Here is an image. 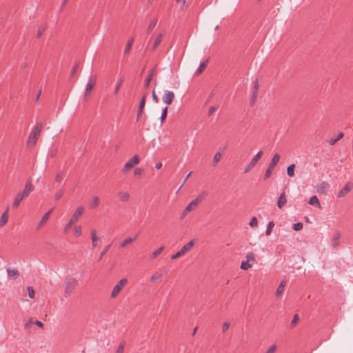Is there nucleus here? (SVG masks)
<instances>
[{"instance_id": "obj_53", "label": "nucleus", "mask_w": 353, "mask_h": 353, "mask_svg": "<svg viewBox=\"0 0 353 353\" xmlns=\"http://www.w3.org/2000/svg\"><path fill=\"white\" fill-rule=\"evenodd\" d=\"M45 30H46V28L44 26H40L39 28L38 31H37V37L38 38H39L43 34V33L44 32Z\"/></svg>"}, {"instance_id": "obj_17", "label": "nucleus", "mask_w": 353, "mask_h": 353, "mask_svg": "<svg viewBox=\"0 0 353 353\" xmlns=\"http://www.w3.org/2000/svg\"><path fill=\"white\" fill-rule=\"evenodd\" d=\"M287 203V199L285 192H282L278 199L277 206L279 208H282Z\"/></svg>"}, {"instance_id": "obj_5", "label": "nucleus", "mask_w": 353, "mask_h": 353, "mask_svg": "<svg viewBox=\"0 0 353 353\" xmlns=\"http://www.w3.org/2000/svg\"><path fill=\"white\" fill-rule=\"evenodd\" d=\"M263 152V151H259L254 156L250 163L247 165V167L244 170V173L249 172L256 164L259 160L261 158Z\"/></svg>"}, {"instance_id": "obj_50", "label": "nucleus", "mask_w": 353, "mask_h": 353, "mask_svg": "<svg viewBox=\"0 0 353 353\" xmlns=\"http://www.w3.org/2000/svg\"><path fill=\"white\" fill-rule=\"evenodd\" d=\"M143 172V169L141 168H137L134 171V175L135 176H141Z\"/></svg>"}, {"instance_id": "obj_2", "label": "nucleus", "mask_w": 353, "mask_h": 353, "mask_svg": "<svg viewBox=\"0 0 353 353\" xmlns=\"http://www.w3.org/2000/svg\"><path fill=\"white\" fill-rule=\"evenodd\" d=\"M203 199V195L199 196L197 198H196L194 200L192 201L185 208L182 213L181 218L183 219L190 212L195 210L199 203H201L202 200Z\"/></svg>"}, {"instance_id": "obj_40", "label": "nucleus", "mask_w": 353, "mask_h": 353, "mask_svg": "<svg viewBox=\"0 0 353 353\" xmlns=\"http://www.w3.org/2000/svg\"><path fill=\"white\" fill-rule=\"evenodd\" d=\"M251 268V265L249 263V261H242L241 263V268L244 270H247Z\"/></svg>"}, {"instance_id": "obj_59", "label": "nucleus", "mask_w": 353, "mask_h": 353, "mask_svg": "<svg viewBox=\"0 0 353 353\" xmlns=\"http://www.w3.org/2000/svg\"><path fill=\"white\" fill-rule=\"evenodd\" d=\"M63 178L62 172L58 173L55 176V180L57 182H60Z\"/></svg>"}, {"instance_id": "obj_8", "label": "nucleus", "mask_w": 353, "mask_h": 353, "mask_svg": "<svg viewBox=\"0 0 353 353\" xmlns=\"http://www.w3.org/2000/svg\"><path fill=\"white\" fill-rule=\"evenodd\" d=\"M174 99V94L173 92L170 90H165L163 95L162 96V100L163 103L167 105H170L172 103Z\"/></svg>"}, {"instance_id": "obj_19", "label": "nucleus", "mask_w": 353, "mask_h": 353, "mask_svg": "<svg viewBox=\"0 0 353 353\" xmlns=\"http://www.w3.org/2000/svg\"><path fill=\"white\" fill-rule=\"evenodd\" d=\"M23 199L24 196L22 194H21V193L17 194L12 203V208L15 209L17 208Z\"/></svg>"}, {"instance_id": "obj_33", "label": "nucleus", "mask_w": 353, "mask_h": 353, "mask_svg": "<svg viewBox=\"0 0 353 353\" xmlns=\"http://www.w3.org/2000/svg\"><path fill=\"white\" fill-rule=\"evenodd\" d=\"M274 226V221H269V223L267 225L266 230H265V234L267 236H269L271 234Z\"/></svg>"}, {"instance_id": "obj_54", "label": "nucleus", "mask_w": 353, "mask_h": 353, "mask_svg": "<svg viewBox=\"0 0 353 353\" xmlns=\"http://www.w3.org/2000/svg\"><path fill=\"white\" fill-rule=\"evenodd\" d=\"M124 347H125V343H124V342H123V343H121L119 345V347H118V348H117V352H116V353H123V350H124Z\"/></svg>"}, {"instance_id": "obj_39", "label": "nucleus", "mask_w": 353, "mask_h": 353, "mask_svg": "<svg viewBox=\"0 0 353 353\" xmlns=\"http://www.w3.org/2000/svg\"><path fill=\"white\" fill-rule=\"evenodd\" d=\"M249 225L252 228H255L258 225V220H257L256 217H255V216L252 217V219H250V221L249 223Z\"/></svg>"}, {"instance_id": "obj_12", "label": "nucleus", "mask_w": 353, "mask_h": 353, "mask_svg": "<svg viewBox=\"0 0 353 353\" xmlns=\"http://www.w3.org/2000/svg\"><path fill=\"white\" fill-rule=\"evenodd\" d=\"M7 274L8 278L12 280H16L20 275L19 270L15 268H8Z\"/></svg>"}, {"instance_id": "obj_22", "label": "nucleus", "mask_w": 353, "mask_h": 353, "mask_svg": "<svg viewBox=\"0 0 353 353\" xmlns=\"http://www.w3.org/2000/svg\"><path fill=\"white\" fill-rule=\"evenodd\" d=\"M145 101H146V94H143V96L142 97V98L139 102V108H138V110H137V112H139V114H142V112L143 111V108L145 107Z\"/></svg>"}, {"instance_id": "obj_56", "label": "nucleus", "mask_w": 353, "mask_h": 353, "mask_svg": "<svg viewBox=\"0 0 353 353\" xmlns=\"http://www.w3.org/2000/svg\"><path fill=\"white\" fill-rule=\"evenodd\" d=\"M183 254L181 252V251L179 250V251H178L176 253H175V254H172V255L171 256V259H178V258L181 257V256H183Z\"/></svg>"}, {"instance_id": "obj_51", "label": "nucleus", "mask_w": 353, "mask_h": 353, "mask_svg": "<svg viewBox=\"0 0 353 353\" xmlns=\"http://www.w3.org/2000/svg\"><path fill=\"white\" fill-rule=\"evenodd\" d=\"M254 85H253V90H252V92H255V93H258V90H259V83H258V80L256 79L254 81Z\"/></svg>"}, {"instance_id": "obj_9", "label": "nucleus", "mask_w": 353, "mask_h": 353, "mask_svg": "<svg viewBox=\"0 0 353 353\" xmlns=\"http://www.w3.org/2000/svg\"><path fill=\"white\" fill-rule=\"evenodd\" d=\"M330 187V185L327 181H323L316 186V190L319 194H326Z\"/></svg>"}, {"instance_id": "obj_36", "label": "nucleus", "mask_w": 353, "mask_h": 353, "mask_svg": "<svg viewBox=\"0 0 353 353\" xmlns=\"http://www.w3.org/2000/svg\"><path fill=\"white\" fill-rule=\"evenodd\" d=\"M168 107L165 106L163 110H162V112H161V116L160 117V120H161V123H163L166 117H167V114H168Z\"/></svg>"}, {"instance_id": "obj_43", "label": "nucleus", "mask_w": 353, "mask_h": 353, "mask_svg": "<svg viewBox=\"0 0 353 353\" xmlns=\"http://www.w3.org/2000/svg\"><path fill=\"white\" fill-rule=\"evenodd\" d=\"M111 246V244H109L108 245H106L104 249L103 250V251L101 252L100 256H99V261H101V259L103 258V256L107 253V252L109 250Z\"/></svg>"}, {"instance_id": "obj_37", "label": "nucleus", "mask_w": 353, "mask_h": 353, "mask_svg": "<svg viewBox=\"0 0 353 353\" xmlns=\"http://www.w3.org/2000/svg\"><path fill=\"white\" fill-rule=\"evenodd\" d=\"M157 19H154L150 21V24L148 27V32H150L154 29V28L155 27V26L157 24Z\"/></svg>"}, {"instance_id": "obj_26", "label": "nucleus", "mask_w": 353, "mask_h": 353, "mask_svg": "<svg viewBox=\"0 0 353 353\" xmlns=\"http://www.w3.org/2000/svg\"><path fill=\"white\" fill-rule=\"evenodd\" d=\"M163 35L164 34L163 33H161L155 39V40L153 43V45H152V50L153 51L156 50V48L159 46V45L161 42Z\"/></svg>"}, {"instance_id": "obj_44", "label": "nucleus", "mask_w": 353, "mask_h": 353, "mask_svg": "<svg viewBox=\"0 0 353 353\" xmlns=\"http://www.w3.org/2000/svg\"><path fill=\"white\" fill-rule=\"evenodd\" d=\"M303 223L301 222H298L296 223H294L292 225V228L295 231H299V230H301L303 228Z\"/></svg>"}, {"instance_id": "obj_45", "label": "nucleus", "mask_w": 353, "mask_h": 353, "mask_svg": "<svg viewBox=\"0 0 353 353\" xmlns=\"http://www.w3.org/2000/svg\"><path fill=\"white\" fill-rule=\"evenodd\" d=\"M27 290L28 292V296L30 299H33L34 297V290L32 286H28L27 288Z\"/></svg>"}, {"instance_id": "obj_32", "label": "nucleus", "mask_w": 353, "mask_h": 353, "mask_svg": "<svg viewBox=\"0 0 353 353\" xmlns=\"http://www.w3.org/2000/svg\"><path fill=\"white\" fill-rule=\"evenodd\" d=\"M343 137V133L339 132L336 137H335L334 139H330L328 142L331 145H333L336 143V142H337L339 140L342 139Z\"/></svg>"}, {"instance_id": "obj_6", "label": "nucleus", "mask_w": 353, "mask_h": 353, "mask_svg": "<svg viewBox=\"0 0 353 353\" xmlns=\"http://www.w3.org/2000/svg\"><path fill=\"white\" fill-rule=\"evenodd\" d=\"M139 163V157L138 155L135 154L132 157L130 160H128L125 164L124 167L122 169V172H125L128 171L130 168H132L134 165L138 164Z\"/></svg>"}, {"instance_id": "obj_30", "label": "nucleus", "mask_w": 353, "mask_h": 353, "mask_svg": "<svg viewBox=\"0 0 353 353\" xmlns=\"http://www.w3.org/2000/svg\"><path fill=\"white\" fill-rule=\"evenodd\" d=\"M8 211L6 210V212H4L2 214L1 216V219H0V227L3 226L8 222Z\"/></svg>"}, {"instance_id": "obj_57", "label": "nucleus", "mask_w": 353, "mask_h": 353, "mask_svg": "<svg viewBox=\"0 0 353 353\" xmlns=\"http://www.w3.org/2000/svg\"><path fill=\"white\" fill-rule=\"evenodd\" d=\"M230 323L229 322H225L223 325L222 330L223 332H225L230 327Z\"/></svg>"}, {"instance_id": "obj_3", "label": "nucleus", "mask_w": 353, "mask_h": 353, "mask_svg": "<svg viewBox=\"0 0 353 353\" xmlns=\"http://www.w3.org/2000/svg\"><path fill=\"white\" fill-rule=\"evenodd\" d=\"M42 130V125L37 123L32 130L28 140V145H34L37 142V137L40 134Z\"/></svg>"}, {"instance_id": "obj_24", "label": "nucleus", "mask_w": 353, "mask_h": 353, "mask_svg": "<svg viewBox=\"0 0 353 353\" xmlns=\"http://www.w3.org/2000/svg\"><path fill=\"white\" fill-rule=\"evenodd\" d=\"M52 212V209L50 210L49 211H48L47 212H46L43 214V217L41 218V219L39 223V228L41 227L48 220Z\"/></svg>"}, {"instance_id": "obj_52", "label": "nucleus", "mask_w": 353, "mask_h": 353, "mask_svg": "<svg viewBox=\"0 0 353 353\" xmlns=\"http://www.w3.org/2000/svg\"><path fill=\"white\" fill-rule=\"evenodd\" d=\"M219 108V106H211L208 111V115L210 116L213 114Z\"/></svg>"}, {"instance_id": "obj_23", "label": "nucleus", "mask_w": 353, "mask_h": 353, "mask_svg": "<svg viewBox=\"0 0 353 353\" xmlns=\"http://www.w3.org/2000/svg\"><path fill=\"white\" fill-rule=\"evenodd\" d=\"M134 241L135 238H132L131 236L127 237L120 243V248H124Z\"/></svg>"}, {"instance_id": "obj_35", "label": "nucleus", "mask_w": 353, "mask_h": 353, "mask_svg": "<svg viewBox=\"0 0 353 353\" xmlns=\"http://www.w3.org/2000/svg\"><path fill=\"white\" fill-rule=\"evenodd\" d=\"M163 249H164V247H163V246H161V247H160L159 248H158L157 250H154V251L152 252V255H151V256H150L151 259H155L157 256H159V255L161 253V252L163 250Z\"/></svg>"}, {"instance_id": "obj_20", "label": "nucleus", "mask_w": 353, "mask_h": 353, "mask_svg": "<svg viewBox=\"0 0 353 353\" xmlns=\"http://www.w3.org/2000/svg\"><path fill=\"white\" fill-rule=\"evenodd\" d=\"M100 203V199L98 196H94L92 197V201L89 203V208L90 209H94L99 206Z\"/></svg>"}, {"instance_id": "obj_10", "label": "nucleus", "mask_w": 353, "mask_h": 353, "mask_svg": "<svg viewBox=\"0 0 353 353\" xmlns=\"http://www.w3.org/2000/svg\"><path fill=\"white\" fill-rule=\"evenodd\" d=\"M34 189V186L32 185L31 179H28L26 183L23 192L20 193L24 196V198H26L29 196L30 192L33 191Z\"/></svg>"}, {"instance_id": "obj_15", "label": "nucleus", "mask_w": 353, "mask_h": 353, "mask_svg": "<svg viewBox=\"0 0 353 353\" xmlns=\"http://www.w3.org/2000/svg\"><path fill=\"white\" fill-rule=\"evenodd\" d=\"M195 243V240H191L186 244H185L180 250L181 252L184 255L185 253H187L188 251L191 250V248L194 246Z\"/></svg>"}, {"instance_id": "obj_29", "label": "nucleus", "mask_w": 353, "mask_h": 353, "mask_svg": "<svg viewBox=\"0 0 353 353\" xmlns=\"http://www.w3.org/2000/svg\"><path fill=\"white\" fill-rule=\"evenodd\" d=\"M118 196H119L120 201H124V202L128 201L130 198L129 194L125 192H119L118 193Z\"/></svg>"}, {"instance_id": "obj_13", "label": "nucleus", "mask_w": 353, "mask_h": 353, "mask_svg": "<svg viewBox=\"0 0 353 353\" xmlns=\"http://www.w3.org/2000/svg\"><path fill=\"white\" fill-rule=\"evenodd\" d=\"M352 185L350 183H347L345 186L339 192L338 196H345L352 189Z\"/></svg>"}, {"instance_id": "obj_41", "label": "nucleus", "mask_w": 353, "mask_h": 353, "mask_svg": "<svg viewBox=\"0 0 353 353\" xmlns=\"http://www.w3.org/2000/svg\"><path fill=\"white\" fill-rule=\"evenodd\" d=\"M122 83H123V79H120L119 80V81L116 84V86H115V88H114V94H118Z\"/></svg>"}, {"instance_id": "obj_14", "label": "nucleus", "mask_w": 353, "mask_h": 353, "mask_svg": "<svg viewBox=\"0 0 353 353\" xmlns=\"http://www.w3.org/2000/svg\"><path fill=\"white\" fill-rule=\"evenodd\" d=\"M83 212L84 208L83 207H78L75 212H74V214H72L70 221H72L74 223L77 221L79 219V218L83 214Z\"/></svg>"}, {"instance_id": "obj_16", "label": "nucleus", "mask_w": 353, "mask_h": 353, "mask_svg": "<svg viewBox=\"0 0 353 353\" xmlns=\"http://www.w3.org/2000/svg\"><path fill=\"white\" fill-rule=\"evenodd\" d=\"M341 234L339 232H336L334 234L333 236L331 239V245L333 248H336L339 244Z\"/></svg>"}, {"instance_id": "obj_64", "label": "nucleus", "mask_w": 353, "mask_h": 353, "mask_svg": "<svg viewBox=\"0 0 353 353\" xmlns=\"http://www.w3.org/2000/svg\"><path fill=\"white\" fill-rule=\"evenodd\" d=\"M161 167H162V163H161V162L157 163L156 164V165H155V168H156L157 169H160Z\"/></svg>"}, {"instance_id": "obj_62", "label": "nucleus", "mask_w": 353, "mask_h": 353, "mask_svg": "<svg viewBox=\"0 0 353 353\" xmlns=\"http://www.w3.org/2000/svg\"><path fill=\"white\" fill-rule=\"evenodd\" d=\"M78 68H79L78 64H76L75 65H74L72 70L71 72V74H70L71 77H73L74 75V74H75L76 71L78 70Z\"/></svg>"}, {"instance_id": "obj_11", "label": "nucleus", "mask_w": 353, "mask_h": 353, "mask_svg": "<svg viewBox=\"0 0 353 353\" xmlns=\"http://www.w3.org/2000/svg\"><path fill=\"white\" fill-rule=\"evenodd\" d=\"M97 83L96 77H90L88 79V82L85 87V97L88 96L90 94L91 90L94 87Z\"/></svg>"}, {"instance_id": "obj_47", "label": "nucleus", "mask_w": 353, "mask_h": 353, "mask_svg": "<svg viewBox=\"0 0 353 353\" xmlns=\"http://www.w3.org/2000/svg\"><path fill=\"white\" fill-rule=\"evenodd\" d=\"M247 261H254L255 256L253 252H248L246 255Z\"/></svg>"}, {"instance_id": "obj_7", "label": "nucleus", "mask_w": 353, "mask_h": 353, "mask_svg": "<svg viewBox=\"0 0 353 353\" xmlns=\"http://www.w3.org/2000/svg\"><path fill=\"white\" fill-rule=\"evenodd\" d=\"M127 282H128V280L125 278L121 279L117 283V285L114 287V288L112 291V293H111V297L115 298L118 295V294L120 292V291L121 290L123 286L125 284H126Z\"/></svg>"}, {"instance_id": "obj_21", "label": "nucleus", "mask_w": 353, "mask_h": 353, "mask_svg": "<svg viewBox=\"0 0 353 353\" xmlns=\"http://www.w3.org/2000/svg\"><path fill=\"white\" fill-rule=\"evenodd\" d=\"M208 61H208V59H206V60H205V61H202V62L200 63V65H199V68H198L197 70L196 71V75H199V74H201V73L203 72V70H204L205 69V68L207 67V65H208Z\"/></svg>"}, {"instance_id": "obj_63", "label": "nucleus", "mask_w": 353, "mask_h": 353, "mask_svg": "<svg viewBox=\"0 0 353 353\" xmlns=\"http://www.w3.org/2000/svg\"><path fill=\"white\" fill-rule=\"evenodd\" d=\"M35 324H36L38 327H43V323L41 321H35Z\"/></svg>"}, {"instance_id": "obj_25", "label": "nucleus", "mask_w": 353, "mask_h": 353, "mask_svg": "<svg viewBox=\"0 0 353 353\" xmlns=\"http://www.w3.org/2000/svg\"><path fill=\"white\" fill-rule=\"evenodd\" d=\"M309 203L311 205L316 206V207H317L319 208H321V203L319 202V199L317 198L316 196H313L310 197V201H309Z\"/></svg>"}, {"instance_id": "obj_60", "label": "nucleus", "mask_w": 353, "mask_h": 353, "mask_svg": "<svg viewBox=\"0 0 353 353\" xmlns=\"http://www.w3.org/2000/svg\"><path fill=\"white\" fill-rule=\"evenodd\" d=\"M152 99L153 101L155 102V103H158L159 102V98L157 96L156 93H155V91L153 90L152 92Z\"/></svg>"}, {"instance_id": "obj_42", "label": "nucleus", "mask_w": 353, "mask_h": 353, "mask_svg": "<svg viewBox=\"0 0 353 353\" xmlns=\"http://www.w3.org/2000/svg\"><path fill=\"white\" fill-rule=\"evenodd\" d=\"M63 193L64 190L63 188L59 190L54 194V199L57 201L59 200L63 196Z\"/></svg>"}, {"instance_id": "obj_55", "label": "nucleus", "mask_w": 353, "mask_h": 353, "mask_svg": "<svg viewBox=\"0 0 353 353\" xmlns=\"http://www.w3.org/2000/svg\"><path fill=\"white\" fill-rule=\"evenodd\" d=\"M74 222H72V221L70 220V221L68 223V224L66 225L65 229H64V232L65 233H67L69 230H70V228H72V225H73Z\"/></svg>"}, {"instance_id": "obj_31", "label": "nucleus", "mask_w": 353, "mask_h": 353, "mask_svg": "<svg viewBox=\"0 0 353 353\" xmlns=\"http://www.w3.org/2000/svg\"><path fill=\"white\" fill-rule=\"evenodd\" d=\"M295 164H291L287 168V174L289 176L292 177L294 176Z\"/></svg>"}, {"instance_id": "obj_4", "label": "nucleus", "mask_w": 353, "mask_h": 353, "mask_svg": "<svg viewBox=\"0 0 353 353\" xmlns=\"http://www.w3.org/2000/svg\"><path fill=\"white\" fill-rule=\"evenodd\" d=\"M280 154H275L272 160H271V162L269 164L268 168L266 169L265 170V175H264V179L266 180L268 179V178H270V176H271L275 166L276 165V164L279 163V160H280Z\"/></svg>"}, {"instance_id": "obj_18", "label": "nucleus", "mask_w": 353, "mask_h": 353, "mask_svg": "<svg viewBox=\"0 0 353 353\" xmlns=\"http://www.w3.org/2000/svg\"><path fill=\"white\" fill-rule=\"evenodd\" d=\"M286 281L283 280L282 281L279 285L278 286L277 289H276V291L275 292V295L276 297H279L281 296V294H283V290H284V288L285 286L286 285Z\"/></svg>"}, {"instance_id": "obj_34", "label": "nucleus", "mask_w": 353, "mask_h": 353, "mask_svg": "<svg viewBox=\"0 0 353 353\" xmlns=\"http://www.w3.org/2000/svg\"><path fill=\"white\" fill-rule=\"evenodd\" d=\"M222 154L220 152H216L213 157L212 165L216 166V163L221 160Z\"/></svg>"}, {"instance_id": "obj_27", "label": "nucleus", "mask_w": 353, "mask_h": 353, "mask_svg": "<svg viewBox=\"0 0 353 353\" xmlns=\"http://www.w3.org/2000/svg\"><path fill=\"white\" fill-rule=\"evenodd\" d=\"M91 239H92V245L94 248L97 246V241L99 239V237L97 236V231L95 230H92L90 233Z\"/></svg>"}, {"instance_id": "obj_58", "label": "nucleus", "mask_w": 353, "mask_h": 353, "mask_svg": "<svg viewBox=\"0 0 353 353\" xmlns=\"http://www.w3.org/2000/svg\"><path fill=\"white\" fill-rule=\"evenodd\" d=\"M151 75H148L145 80V86L148 87L150 81H152Z\"/></svg>"}, {"instance_id": "obj_1", "label": "nucleus", "mask_w": 353, "mask_h": 353, "mask_svg": "<svg viewBox=\"0 0 353 353\" xmlns=\"http://www.w3.org/2000/svg\"><path fill=\"white\" fill-rule=\"evenodd\" d=\"M78 285V281L74 278H69L65 281L64 293L65 296L68 297L72 294Z\"/></svg>"}, {"instance_id": "obj_46", "label": "nucleus", "mask_w": 353, "mask_h": 353, "mask_svg": "<svg viewBox=\"0 0 353 353\" xmlns=\"http://www.w3.org/2000/svg\"><path fill=\"white\" fill-rule=\"evenodd\" d=\"M257 96H258V93H255V92L252 93V97H251L250 101V105H253L255 103V102L256 101Z\"/></svg>"}, {"instance_id": "obj_61", "label": "nucleus", "mask_w": 353, "mask_h": 353, "mask_svg": "<svg viewBox=\"0 0 353 353\" xmlns=\"http://www.w3.org/2000/svg\"><path fill=\"white\" fill-rule=\"evenodd\" d=\"M276 349V345H272L271 347H270V348L268 350V351L265 352V353H274L275 352Z\"/></svg>"}, {"instance_id": "obj_38", "label": "nucleus", "mask_w": 353, "mask_h": 353, "mask_svg": "<svg viewBox=\"0 0 353 353\" xmlns=\"http://www.w3.org/2000/svg\"><path fill=\"white\" fill-rule=\"evenodd\" d=\"M299 316L297 314H294L293 319L291 321L290 326L292 327H295L297 323L299 322Z\"/></svg>"}, {"instance_id": "obj_49", "label": "nucleus", "mask_w": 353, "mask_h": 353, "mask_svg": "<svg viewBox=\"0 0 353 353\" xmlns=\"http://www.w3.org/2000/svg\"><path fill=\"white\" fill-rule=\"evenodd\" d=\"M162 277V274H154L152 275L151 277H150V281L151 282H154L156 281L157 280L161 279Z\"/></svg>"}, {"instance_id": "obj_48", "label": "nucleus", "mask_w": 353, "mask_h": 353, "mask_svg": "<svg viewBox=\"0 0 353 353\" xmlns=\"http://www.w3.org/2000/svg\"><path fill=\"white\" fill-rule=\"evenodd\" d=\"M74 233L77 236H79L81 234V226H75L74 228Z\"/></svg>"}, {"instance_id": "obj_28", "label": "nucleus", "mask_w": 353, "mask_h": 353, "mask_svg": "<svg viewBox=\"0 0 353 353\" xmlns=\"http://www.w3.org/2000/svg\"><path fill=\"white\" fill-rule=\"evenodd\" d=\"M133 42H134V39L132 38L130 39L128 41V43L125 45L124 50H123L124 54H127L128 53H129V52L130 51L132 46L133 45Z\"/></svg>"}]
</instances>
